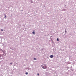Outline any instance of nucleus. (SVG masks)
Returning <instances> with one entry per match:
<instances>
[{"instance_id": "nucleus-8", "label": "nucleus", "mask_w": 76, "mask_h": 76, "mask_svg": "<svg viewBox=\"0 0 76 76\" xmlns=\"http://www.w3.org/2000/svg\"><path fill=\"white\" fill-rule=\"evenodd\" d=\"M1 31H3V29H2L1 30Z\"/></svg>"}, {"instance_id": "nucleus-7", "label": "nucleus", "mask_w": 76, "mask_h": 76, "mask_svg": "<svg viewBox=\"0 0 76 76\" xmlns=\"http://www.w3.org/2000/svg\"><path fill=\"white\" fill-rule=\"evenodd\" d=\"M57 41H59V39H58V38H57Z\"/></svg>"}, {"instance_id": "nucleus-2", "label": "nucleus", "mask_w": 76, "mask_h": 76, "mask_svg": "<svg viewBox=\"0 0 76 76\" xmlns=\"http://www.w3.org/2000/svg\"><path fill=\"white\" fill-rule=\"evenodd\" d=\"M50 57L51 58H53V57H54V55H50Z\"/></svg>"}, {"instance_id": "nucleus-9", "label": "nucleus", "mask_w": 76, "mask_h": 76, "mask_svg": "<svg viewBox=\"0 0 76 76\" xmlns=\"http://www.w3.org/2000/svg\"><path fill=\"white\" fill-rule=\"evenodd\" d=\"M37 75H39V73H38V74H37Z\"/></svg>"}, {"instance_id": "nucleus-3", "label": "nucleus", "mask_w": 76, "mask_h": 76, "mask_svg": "<svg viewBox=\"0 0 76 76\" xmlns=\"http://www.w3.org/2000/svg\"><path fill=\"white\" fill-rule=\"evenodd\" d=\"M32 33L33 34H35V32H34V31H33L32 32Z\"/></svg>"}, {"instance_id": "nucleus-1", "label": "nucleus", "mask_w": 76, "mask_h": 76, "mask_svg": "<svg viewBox=\"0 0 76 76\" xmlns=\"http://www.w3.org/2000/svg\"><path fill=\"white\" fill-rule=\"evenodd\" d=\"M42 67L43 69H46V68L47 67V66L46 65H45L44 66H42Z\"/></svg>"}, {"instance_id": "nucleus-4", "label": "nucleus", "mask_w": 76, "mask_h": 76, "mask_svg": "<svg viewBox=\"0 0 76 76\" xmlns=\"http://www.w3.org/2000/svg\"><path fill=\"white\" fill-rule=\"evenodd\" d=\"M26 75H28V73L27 72L26 73Z\"/></svg>"}, {"instance_id": "nucleus-6", "label": "nucleus", "mask_w": 76, "mask_h": 76, "mask_svg": "<svg viewBox=\"0 0 76 76\" xmlns=\"http://www.w3.org/2000/svg\"><path fill=\"white\" fill-rule=\"evenodd\" d=\"M4 16H5V18H6V15L5 14Z\"/></svg>"}, {"instance_id": "nucleus-5", "label": "nucleus", "mask_w": 76, "mask_h": 76, "mask_svg": "<svg viewBox=\"0 0 76 76\" xmlns=\"http://www.w3.org/2000/svg\"><path fill=\"white\" fill-rule=\"evenodd\" d=\"M34 60H37V58H34Z\"/></svg>"}, {"instance_id": "nucleus-10", "label": "nucleus", "mask_w": 76, "mask_h": 76, "mask_svg": "<svg viewBox=\"0 0 76 76\" xmlns=\"http://www.w3.org/2000/svg\"><path fill=\"white\" fill-rule=\"evenodd\" d=\"M10 64H12V63H10Z\"/></svg>"}]
</instances>
